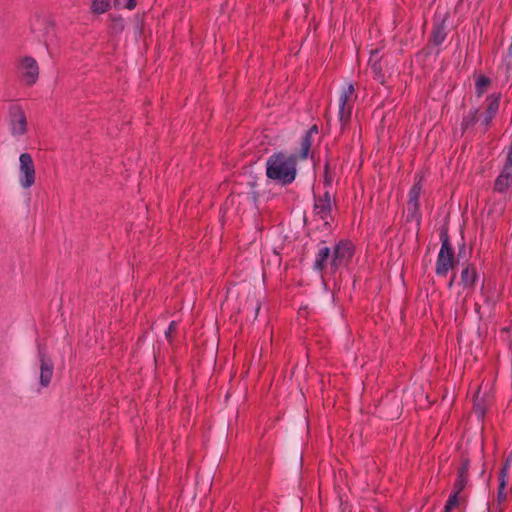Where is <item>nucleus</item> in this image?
I'll return each instance as SVG.
<instances>
[{
  "mask_svg": "<svg viewBox=\"0 0 512 512\" xmlns=\"http://www.w3.org/2000/svg\"><path fill=\"white\" fill-rule=\"evenodd\" d=\"M300 158L298 154H288L277 152L272 154L266 162V176L281 185L291 184L297 174V162Z\"/></svg>",
  "mask_w": 512,
  "mask_h": 512,
  "instance_id": "f257e3e1",
  "label": "nucleus"
},
{
  "mask_svg": "<svg viewBox=\"0 0 512 512\" xmlns=\"http://www.w3.org/2000/svg\"><path fill=\"white\" fill-rule=\"evenodd\" d=\"M440 240L441 248L437 257L435 272L438 276L445 277L448 271L455 267L458 260L455 259L447 231L440 233Z\"/></svg>",
  "mask_w": 512,
  "mask_h": 512,
  "instance_id": "f03ea898",
  "label": "nucleus"
},
{
  "mask_svg": "<svg viewBox=\"0 0 512 512\" xmlns=\"http://www.w3.org/2000/svg\"><path fill=\"white\" fill-rule=\"evenodd\" d=\"M8 117L12 136H24L28 130V121L23 108L18 104L10 105L8 109Z\"/></svg>",
  "mask_w": 512,
  "mask_h": 512,
  "instance_id": "7ed1b4c3",
  "label": "nucleus"
},
{
  "mask_svg": "<svg viewBox=\"0 0 512 512\" xmlns=\"http://www.w3.org/2000/svg\"><path fill=\"white\" fill-rule=\"evenodd\" d=\"M335 204V200L329 191H326L322 196H315L313 206V216L323 221L324 226H330L332 221V206Z\"/></svg>",
  "mask_w": 512,
  "mask_h": 512,
  "instance_id": "20e7f679",
  "label": "nucleus"
},
{
  "mask_svg": "<svg viewBox=\"0 0 512 512\" xmlns=\"http://www.w3.org/2000/svg\"><path fill=\"white\" fill-rule=\"evenodd\" d=\"M354 86L353 84H348L345 87L340 96H339V111L338 118L341 124V129H345V127L349 124L353 109V100L352 96L354 94Z\"/></svg>",
  "mask_w": 512,
  "mask_h": 512,
  "instance_id": "39448f33",
  "label": "nucleus"
},
{
  "mask_svg": "<svg viewBox=\"0 0 512 512\" xmlns=\"http://www.w3.org/2000/svg\"><path fill=\"white\" fill-rule=\"evenodd\" d=\"M354 255V247L349 241L338 242L332 253L330 267L332 272H335L341 266L347 265Z\"/></svg>",
  "mask_w": 512,
  "mask_h": 512,
  "instance_id": "423d86ee",
  "label": "nucleus"
},
{
  "mask_svg": "<svg viewBox=\"0 0 512 512\" xmlns=\"http://www.w3.org/2000/svg\"><path fill=\"white\" fill-rule=\"evenodd\" d=\"M20 185L24 189H29L34 185L36 179V170L33 158L29 153H22L19 156Z\"/></svg>",
  "mask_w": 512,
  "mask_h": 512,
  "instance_id": "0eeeda50",
  "label": "nucleus"
},
{
  "mask_svg": "<svg viewBox=\"0 0 512 512\" xmlns=\"http://www.w3.org/2000/svg\"><path fill=\"white\" fill-rule=\"evenodd\" d=\"M500 99H501L500 93L491 94V95L487 96V98H486L485 111H484L482 117L481 118L479 117L480 126L484 133L488 131L493 118L498 113L499 106H500Z\"/></svg>",
  "mask_w": 512,
  "mask_h": 512,
  "instance_id": "6e6552de",
  "label": "nucleus"
},
{
  "mask_svg": "<svg viewBox=\"0 0 512 512\" xmlns=\"http://www.w3.org/2000/svg\"><path fill=\"white\" fill-rule=\"evenodd\" d=\"M422 185L421 182H416L410 192H409V200L407 203V222L416 221L417 224H420L421 214L419 212V197L421 194Z\"/></svg>",
  "mask_w": 512,
  "mask_h": 512,
  "instance_id": "1a4fd4ad",
  "label": "nucleus"
},
{
  "mask_svg": "<svg viewBox=\"0 0 512 512\" xmlns=\"http://www.w3.org/2000/svg\"><path fill=\"white\" fill-rule=\"evenodd\" d=\"M19 69L22 80L26 85L31 86L36 83L39 76V67L33 57H23L20 61Z\"/></svg>",
  "mask_w": 512,
  "mask_h": 512,
  "instance_id": "9d476101",
  "label": "nucleus"
},
{
  "mask_svg": "<svg viewBox=\"0 0 512 512\" xmlns=\"http://www.w3.org/2000/svg\"><path fill=\"white\" fill-rule=\"evenodd\" d=\"M512 184V153H507L503 168L494 182V190L505 193Z\"/></svg>",
  "mask_w": 512,
  "mask_h": 512,
  "instance_id": "9b49d317",
  "label": "nucleus"
},
{
  "mask_svg": "<svg viewBox=\"0 0 512 512\" xmlns=\"http://www.w3.org/2000/svg\"><path fill=\"white\" fill-rule=\"evenodd\" d=\"M490 386H477L473 392L474 408L479 416H483L491 397Z\"/></svg>",
  "mask_w": 512,
  "mask_h": 512,
  "instance_id": "f8f14e48",
  "label": "nucleus"
},
{
  "mask_svg": "<svg viewBox=\"0 0 512 512\" xmlns=\"http://www.w3.org/2000/svg\"><path fill=\"white\" fill-rule=\"evenodd\" d=\"M318 133L317 125H313L309 130H307L304 136L301 138L300 142V158L301 160H305L308 157L309 151L312 146V136Z\"/></svg>",
  "mask_w": 512,
  "mask_h": 512,
  "instance_id": "ddd939ff",
  "label": "nucleus"
},
{
  "mask_svg": "<svg viewBox=\"0 0 512 512\" xmlns=\"http://www.w3.org/2000/svg\"><path fill=\"white\" fill-rule=\"evenodd\" d=\"M477 278L476 268L472 264H468L461 272V284L464 288L473 289Z\"/></svg>",
  "mask_w": 512,
  "mask_h": 512,
  "instance_id": "4468645a",
  "label": "nucleus"
},
{
  "mask_svg": "<svg viewBox=\"0 0 512 512\" xmlns=\"http://www.w3.org/2000/svg\"><path fill=\"white\" fill-rule=\"evenodd\" d=\"M332 254L331 250L327 246H323L319 249L315 262H314V269L316 271L322 272L327 267L328 261H331Z\"/></svg>",
  "mask_w": 512,
  "mask_h": 512,
  "instance_id": "2eb2a0df",
  "label": "nucleus"
},
{
  "mask_svg": "<svg viewBox=\"0 0 512 512\" xmlns=\"http://www.w3.org/2000/svg\"><path fill=\"white\" fill-rule=\"evenodd\" d=\"M40 384H49L53 375V364L49 358L40 356Z\"/></svg>",
  "mask_w": 512,
  "mask_h": 512,
  "instance_id": "dca6fc26",
  "label": "nucleus"
},
{
  "mask_svg": "<svg viewBox=\"0 0 512 512\" xmlns=\"http://www.w3.org/2000/svg\"><path fill=\"white\" fill-rule=\"evenodd\" d=\"M446 38L444 21L436 22L433 26L430 41L434 45H441Z\"/></svg>",
  "mask_w": 512,
  "mask_h": 512,
  "instance_id": "f3484780",
  "label": "nucleus"
},
{
  "mask_svg": "<svg viewBox=\"0 0 512 512\" xmlns=\"http://www.w3.org/2000/svg\"><path fill=\"white\" fill-rule=\"evenodd\" d=\"M478 109H471L468 114H466L461 122V129L463 132L467 131L469 128L473 127L478 121Z\"/></svg>",
  "mask_w": 512,
  "mask_h": 512,
  "instance_id": "a211bd4d",
  "label": "nucleus"
},
{
  "mask_svg": "<svg viewBox=\"0 0 512 512\" xmlns=\"http://www.w3.org/2000/svg\"><path fill=\"white\" fill-rule=\"evenodd\" d=\"M468 468H469V462H468V460H466L463 462V465L458 472V478L455 483V491H457V493H460L464 489V487L467 483Z\"/></svg>",
  "mask_w": 512,
  "mask_h": 512,
  "instance_id": "6ab92c4d",
  "label": "nucleus"
},
{
  "mask_svg": "<svg viewBox=\"0 0 512 512\" xmlns=\"http://www.w3.org/2000/svg\"><path fill=\"white\" fill-rule=\"evenodd\" d=\"M491 80L485 75H480L476 80V93L478 96L483 95L490 86Z\"/></svg>",
  "mask_w": 512,
  "mask_h": 512,
  "instance_id": "aec40b11",
  "label": "nucleus"
},
{
  "mask_svg": "<svg viewBox=\"0 0 512 512\" xmlns=\"http://www.w3.org/2000/svg\"><path fill=\"white\" fill-rule=\"evenodd\" d=\"M109 29L112 34H120L124 30V19L122 17H111Z\"/></svg>",
  "mask_w": 512,
  "mask_h": 512,
  "instance_id": "412c9836",
  "label": "nucleus"
},
{
  "mask_svg": "<svg viewBox=\"0 0 512 512\" xmlns=\"http://www.w3.org/2000/svg\"><path fill=\"white\" fill-rule=\"evenodd\" d=\"M111 0H93L91 10L95 14L105 13L110 7Z\"/></svg>",
  "mask_w": 512,
  "mask_h": 512,
  "instance_id": "4be33fe9",
  "label": "nucleus"
},
{
  "mask_svg": "<svg viewBox=\"0 0 512 512\" xmlns=\"http://www.w3.org/2000/svg\"><path fill=\"white\" fill-rule=\"evenodd\" d=\"M511 466H512V461L506 459L505 463L501 469L500 477H499L500 490L504 489L506 486L507 478L509 477Z\"/></svg>",
  "mask_w": 512,
  "mask_h": 512,
  "instance_id": "5701e85b",
  "label": "nucleus"
},
{
  "mask_svg": "<svg viewBox=\"0 0 512 512\" xmlns=\"http://www.w3.org/2000/svg\"><path fill=\"white\" fill-rule=\"evenodd\" d=\"M370 67H371V70H372L375 78L382 81L384 74H383L381 62H379V61L371 62L370 61Z\"/></svg>",
  "mask_w": 512,
  "mask_h": 512,
  "instance_id": "b1692460",
  "label": "nucleus"
},
{
  "mask_svg": "<svg viewBox=\"0 0 512 512\" xmlns=\"http://www.w3.org/2000/svg\"><path fill=\"white\" fill-rule=\"evenodd\" d=\"M458 494L457 491H455L448 499L446 505H445V511L444 512H451V510L458 505Z\"/></svg>",
  "mask_w": 512,
  "mask_h": 512,
  "instance_id": "393cba45",
  "label": "nucleus"
},
{
  "mask_svg": "<svg viewBox=\"0 0 512 512\" xmlns=\"http://www.w3.org/2000/svg\"><path fill=\"white\" fill-rule=\"evenodd\" d=\"M114 4L118 8L133 9L136 7V0H114Z\"/></svg>",
  "mask_w": 512,
  "mask_h": 512,
  "instance_id": "a878e982",
  "label": "nucleus"
},
{
  "mask_svg": "<svg viewBox=\"0 0 512 512\" xmlns=\"http://www.w3.org/2000/svg\"><path fill=\"white\" fill-rule=\"evenodd\" d=\"M177 329V323L176 321H171L167 331L165 332L166 339L171 343L172 342V334L175 333Z\"/></svg>",
  "mask_w": 512,
  "mask_h": 512,
  "instance_id": "bb28decb",
  "label": "nucleus"
},
{
  "mask_svg": "<svg viewBox=\"0 0 512 512\" xmlns=\"http://www.w3.org/2000/svg\"><path fill=\"white\" fill-rule=\"evenodd\" d=\"M328 169H329V165H328V163H326V165H325V182L330 185L332 182V177L330 176Z\"/></svg>",
  "mask_w": 512,
  "mask_h": 512,
  "instance_id": "cd10ccee",
  "label": "nucleus"
},
{
  "mask_svg": "<svg viewBox=\"0 0 512 512\" xmlns=\"http://www.w3.org/2000/svg\"><path fill=\"white\" fill-rule=\"evenodd\" d=\"M255 318L257 317L259 310L261 308L260 303L258 301H255Z\"/></svg>",
  "mask_w": 512,
  "mask_h": 512,
  "instance_id": "c85d7f7f",
  "label": "nucleus"
},
{
  "mask_svg": "<svg viewBox=\"0 0 512 512\" xmlns=\"http://www.w3.org/2000/svg\"><path fill=\"white\" fill-rule=\"evenodd\" d=\"M465 249H466L465 244H463L462 247H460V249H459L458 258L461 257L462 252H465Z\"/></svg>",
  "mask_w": 512,
  "mask_h": 512,
  "instance_id": "c756f323",
  "label": "nucleus"
},
{
  "mask_svg": "<svg viewBox=\"0 0 512 512\" xmlns=\"http://www.w3.org/2000/svg\"><path fill=\"white\" fill-rule=\"evenodd\" d=\"M498 496L500 499H504L505 498V495H504V489L498 491Z\"/></svg>",
  "mask_w": 512,
  "mask_h": 512,
  "instance_id": "7c9ffc66",
  "label": "nucleus"
},
{
  "mask_svg": "<svg viewBox=\"0 0 512 512\" xmlns=\"http://www.w3.org/2000/svg\"><path fill=\"white\" fill-rule=\"evenodd\" d=\"M455 277H456V275H455V274H453V276H452L451 280H450V281H449V283H448L449 288H451V287H452V285H453V283H454V280H455Z\"/></svg>",
  "mask_w": 512,
  "mask_h": 512,
  "instance_id": "2f4dec72",
  "label": "nucleus"
},
{
  "mask_svg": "<svg viewBox=\"0 0 512 512\" xmlns=\"http://www.w3.org/2000/svg\"><path fill=\"white\" fill-rule=\"evenodd\" d=\"M506 459L512 461V450L510 451V453H509V455H508V457Z\"/></svg>",
  "mask_w": 512,
  "mask_h": 512,
  "instance_id": "473e14b6",
  "label": "nucleus"
},
{
  "mask_svg": "<svg viewBox=\"0 0 512 512\" xmlns=\"http://www.w3.org/2000/svg\"><path fill=\"white\" fill-rule=\"evenodd\" d=\"M375 55H377V51H374V52L372 53V57H373V56H375Z\"/></svg>",
  "mask_w": 512,
  "mask_h": 512,
  "instance_id": "72a5a7b5",
  "label": "nucleus"
}]
</instances>
